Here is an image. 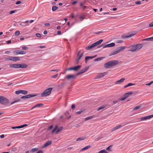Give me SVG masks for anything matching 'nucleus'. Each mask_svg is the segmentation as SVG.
Listing matches in <instances>:
<instances>
[{
	"instance_id": "obj_1",
	"label": "nucleus",
	"mask_w": 153,
	"mask_h": 153,
	"mask_svg": "<svg viewBox=\"0 0 153 153\" xmlns=\"http://www.w3.org/2000/svg\"><path fill=\"white\" fill-rule=\"evenodd\" d=\"M119 62L118 60L111 61L105 63L104 64V67L107 68H110V67L116 66L118 64Z\"/></svg>"
},
{
	"instance_id": "obj_2",
	"label": "nucleus",
	"mask_w": 153,
	"mask_h": 153,
	"mask_svg": "<svg viewBox=\"0 0 153 153\" xmlns=\"http://www.w3.org/2000/svg\"><path fill=\"white\" fill-rule=\"evenodd\" d=\"M142 47V45L141 44L131 45L128 47L129 48L128 51H131L132 52L136 51L141 48Z\"/></svg>"
},
{
	"instance_id": "obj_3",
	"label": "nucleus",
	"mask_w": 153,
	"mask_h": 153,
	"mask_svg": "<svg viewBox=\"0 0 153 153\" xmlns=\"http://www.w3.org/2000/svg\"><path fill=\"white\" fill-rule=\"evenodd\" d=\"M52 89V88H49L47 89L41 94V97H44L49 95L51 93Z\"/></svg>"
},
{
	"instance_id": "obj_4",
	"label": "nucleus",
	"mask_w": 153,
	"mask_h": 153,
	"mask_svg": "<svg viewBox=\"0 0 153 153\" xmlns=\"http://www.w3.org/2000/svg\"><path fill=\"white\" fill-rule=\"evenodd\" d=\"M10 103L9 100L3 96H0V103L2 105H6Z\"/></svg>"
},
{
	"instance_id": "obj_5",
	"label": "nucleus",
	"mask_w": 153,
	"mask_h": 153,
	"mask_svg": "<svg viewBox=\"0 0 153 153\" xmlns=\"http://www.w3.org/2000/svg\"><path fill=\"white\" fill-rule=\"evenodd\" d=\"M6 61H19L20 59V58L18 57L10 56L5 59Z\"/></svg>"
},
{
	"instance_id": "obj_6",
	"label": "nucleus",
	"mask_w": 153,
	"mask_h": 153,
	"mask_svg": "<svg viewBox=\"0 0 153 153\" xmlns=\"http://www.w3.org/2000/svg\"><path fill=\"white\" fill-rule=\"evenodd\" d=\"M115 45V44L114 43H111L109 44H108L107 45H102L100 46H98L97 47V48H99L101 47V46H103V48H105L107 47H113Z\"/></svg>"
},
{
	"instance_id": "obj_7",
	"label": "nucleus",
	"mask_w": 153,
	"mask_h": 153,
	"mask_svg": "<svg viewBox=\"0 0 153 153\" xmlns=\"http://www.w3.org/2000/svg\"><path fill=\"white\" fill-rule=\"evenodd\" d=\"M28 93L27 91L25 90H19L18 91H16L15 92V94H26Z\"/></svg>"
},
{
	"instance_id": "obj_8",
	"label": "nucleus",
	"mask_w": 153,
	"mask_h": 153,
	"mask_svg": "<svg viewBox=\"0 0 153 153\" xmlns=\"http://www.w3.org/2000/svg\"><path fill=\"white\" fill-rule=\"evenodd\" d=\"M152 117H153V114L146 117H143L141 118L140 120V121L145 120L148 119H149Z\"/></svg>"
},
{
	"instance_id": "obj_9",
	"label": "nucleus",
	"mask_w": 153,
	"mask_h": 153,
	"mask_svg": "<svg viewBox=\"0 0 153 153\" xmlns=\"http://www.w3.org/2000/svg\"><path fill=\"white\" fill-rule=\"evenodd\" d=\"M37 95L35 94H28L26 96H23L21 97V99H25V98H29L32 97H34L36 96Z\"/></svg>"
},
{
	"instance_id": "obj_10",
	"label": "nucleus",
	"mask_w": 153,
	"mask_h": 153,
	"mask_svg": "<svg viewBox=\"0 0 153 153\" xmlns=\"http://www.w3.org/2000/svg\"><path fill=\"white\" fill-rule=\"evenodd\" d=\"M105 73H101L99 74L97 76L94 78L95 79H98L101 78L105 75Z\"/></svg>"
},
{
	"instance_id": "obj_11",
	"label": "nucleus",
	"mask_w": 153,
	"mask_h": 153,
	"mask_svg": "<svg viewBox=\"0 0 153 153\" xmlns=\"http://www.w3.org/2000/svg\"><path fill=\"white\" fill-rule=\"evenodd\" d=\"M136 34V33H135L134 34H130L128 35H126L125 34H123L122 36V37L123 39H125L126 38H129L133 36L134 35H135Z\"/></svg>"
},
{
	"instance_id": "obj_12",
	"label": "nucleus",
	"mask_w": 153,
	"mask_h": 153,
	"mask_svg": "<svg viewBox=\"0 0 153 153\" xmlns=\"http://www.w3.org/2000/svg\"><path fill=\"white\" fill-rule=\"evenodd\" d=\"M20 100L21 99L20 98H16L13 100V101L10 103V105H11L16 102H19L20 101Z\"/></svg>"
},
{
	"instance_id": "obj_13",
	"label": "nucleus",
	"mask_w": 153,
	"mask_h": 153,
	"mask_svg": "<svg viewBox=\"0 0 153 153\" xmlns=\"http://www.w3.org/2000/svg\"><path fill=\"white\" fill-rule=\"evenodd\" d=\"M76 77V76L74 75L70 74L67 75L66 77L68 79H75Z\"/></svg>"
},
{
	"instance_id": "obj_14",
	"label": "nucleus",
	"mask_w": 153,
	"mask_h": 153,
	"mask_svg": "<svg viewBox=\"0 0 153 153\" xmlns=\"http://www.w3.org/2000/svg\"><path fill=\"white\" fill-rule=\"evenodd\" d=\"M10 67L11 68H19V64H11L10 65Z\"/></svg>"
},
{
	"instance_id": "obj_15",
	"label": "nucleus",
	"mask_w": 153,
	"mask_h": 153,
	"mask_svg": "<svg viewBox=\"0 0 153 153\" xmlns=\"http://www.w3.org/2000/svg\"><path fill=\"white\" fill-rule=\"evenodd\" d=\"M95 47L96 46L94 44V43H93L91 45L86 47L85 49L87 50H90L93 48H95Z\"/></svg>"
},
{
	"instance_id": "obj_16",
	"label": "nucleus",
	"mask_w": 153,
	"mask_h": 153,
	"mask_svg": "<svg viewBox=\"0 0 153 153\" xmlns=\"http://www.w3.org/2000/svg\"><path fill=\"white\" fill-rule=\"evenodd\" d=\"M52 143V142L51 141H48L47 142L45 143L44 144L43 146V147H45L48 146L49 145H51Z\"/></svg>"
},
{
	"instance_id": "obj_17",
	"label": "nucleus",
	"mask_w": 153,
	"mask_h": 153,
	"mask_svg": "<svg viewBox=\"0 0 153 153\" xmlns=\"http://www.w3.org/2000/svg\"><path fill=\"white\" fill-rule=\"evenodd\" d=\"M19 68H27L28 66V65L26 64L22 63L19 64Z\"/></svg>"
},
{
	"instance_id": "obj_18",
	"label": "nucleus",
	"mask_w": 153,
	"mask_h": 153,
	"mask_svg": "<svg viewBox=\"0 0 153 153\" xmlns=\"http://www.w3.org/2000/svg\"><path fill=\"white\" fill-rule=\"evenodd\" d=\"M125 80V79L124 78H122L118 80L116 82V84H118L120 83H121L123 82Z\"/></svg>"
},
{
	"instance_id": "obj_19",
	"label": "nucleus",
	"mask_w": 153,
	"mask_h": 153,
	"mask_svg": "<svg viewBox=\"0 0 153 153\" xmlns=\"http://www.w3.org/2000/svg\"><path fill=\"white\" fill-rule=\"evenodd\" d=\"M103 41V40L101 39L94 43V44L96 46L100 44Z\"/></svg>"
},
{
	"instance_id": "obj_20",
	"label": "nucleus",
	"mask_w": 153,
	"mask_h": 153,
	"mask_svg": "<svg viewBox=\"0 0 153 153\" xmlns=\"http://www.w3.org/2000/svg\"><path fill=\"white\" fill-rule=\"evenodd\" d=\"M103 41V40L101 39L94 43V44L96 46L100 44Z\"/></svg>"
},
{
	"instance_id": "obj_21",
	"label": "nucleus",
	"mask_w": 153,
	"mask_h": 153,
	"mask_svg": "<svg viewBox=\"0 0 153 153\" xmlns=\"http://www.w3.org/2000/svg\"><path fill=\"white\" fill-rule=\"evenodd\" d=\"M103 41V40L101 39L94 43V44L96 46L100 44Z\"/></svg>"
},
{
	"instance_id": "obj_22",
	"label": "nucleus",
	"mask_w": 153,
	"mask_h": 153,
	"mask_svg": "<svg viewBox=\"0 0 153 153\" xmlns=\"http://www.w3.org/2000/svg\"><path fill=\"white\" fill-rule=\"evenodd\" d=\"M103 41V40L101 39L94 43V44L96 46L100 44Z\"/></svg>"
},
{
	"instance_id": "obj_23",
	"label": "nucleus",
	"mask_w": 153,
	"mask_h": 153,
	"mask_svg": "<svg viewBox=\"0 0 153 153\" xmlns=\"http://www.w3.org/2000/svg\"><path fill=\"white\" fill-rule=\"evenodd\" d=\"M43 105V104L42 103H39V104H37L35 106H34V107H33L30 110H32V109H33V108H34L36 107H40L42 106Z\"/></svg>"
},
{
	"instance_id": "obj_24",
	"label": "nucleus",
	"mask_w": 153,
	"mask_h": 153,
	"mask_svg": "<svg viewBox=\"0 0 153 153\" xmlns=\"http://www.w3.org/2000/svg\"><path fill=\"white\" fill-rule=\"evenodd\" d=\"M38 148L36 147L33 148L30 150V152L31 153H34L37 151L38 150Z\"/></svg>"
},
{
	"instance_id": "obj_25",
	"label": "nucleus",
	"mask_w": 153,
	"mask_h": 153,
	"mask_svg": "<svg viewBox=\"0 0 153 153\" xmlns=\"http://www.w3.org/2000/svg\"><path fill=\"white\" fill-rule=\"evenodd\" d=\"M88 67H86L84 69L81 70L80 71L81 72V73H82V74L83 73L86 72L88 70Z\"/></svg>"
},
{
	"instance_id": "obj_26",
	"label": "nucleus",
	"mask_w": 153,
	"mask_h": 153,
	"mask_svg": "<svg viewBox=\"0 0 153 153\" xmlns=\"http://www.w3.org/2000/svg\"><path fill=\"white\" fill-rule=\"evenodd\" d=\"M81 67V65H78L76 66H75L74 67V70L75 71H77L79 70Z\"/></svg>"
},
{
	"instance_id": "obj_27",
	"label": "nucleus",
	"mask_w": 153,
	"mask_h": 153,
	"mask_svg": "<svg viewBox=\"0 0 153 153\" xmlns=\"http://www.w3.org/2000/svg\"><path fill=\"white\" fill-rule=\"evenodd\" d=\"M75 23L74 22H72L71 21L68 22H67V24L68 25H69L70 27L72 26L73 25H74Z\"/></svg>"
},
{
	"instance_id": "obj_28",
	"label": "nucleus",
	"mask_w": 153,
	"mask_h": 153,
	"mask_svg": "<svg viewBox=\"0 0 153 153\" xmlns=\"http://www.w3.org/2000/svg\"><path fill=\"white\" fill-rule=\"evenodd\" d=\"M106 106L105 105H102L101 106L97 109V111H99L101 109H103L105 108Z\"/></svg>"
},
{
	"instance_id": "obj_29",
	"label": "nucleus",
	"mask_w": 153,
	"mask_h": 153,
	"mask_svg": "<svg viewBox=\"0 0 153 153\" xmlns=\"http://www.w3.org/2000/svg\"><path fill=\"white\" fill-rule=\"evenodd\" d=\"M125 49V47L124 46L121 47H120V49L118 50L119 52H120L123 51L124 49Z\"/></svg>"
},
{
	"instance_id": "obj_30",
	"label": "nucleus",
	"mask_w": 153,
	"mask_h": 153,
	"mask_svg": "<svg viewBox=\"0 0 153 153\" xmlns=\"http://www.w3.org/2000/svg\"><path fill=\"white\" fill-rule=\"evenodd\" d=\"M143 41H152L153 40V36L152 37L144 39L143 40Z\"/></svg>"
},
{
	"instance_id": "obj_31",
	"label": "nucleus",
	"mask_w": 153,
	"mask_h": 153,
	"mask_svg": "<svg viewBox=\"0 0 153 153\" xmlns=\"http://www.w3.org/2000/svg\"><path fill=\"white\" fill-rule=\"evenodd\" d=\"M94 116H92L88 117H87L85 119V121H87L88 120L94 118Z\"/></svg>"
},
{
	"instance_id": "obj_32",
	"label": "nucleus",
	"mask_w": 153,
	"mask_h": 153,
	"mask_svg": "<svg viewBox=\"0 0 153 153\" xmlns=\"http://www.w3.org/2000/svg\"><path fill=\"white\" fill-rule=\"evenodd\" d=\"M85 138L83 137H81L78 138L76 139V141H78L79 140H82L85 139Z\"/></svg>"
},
{
	"instance_id": "obj_33",
	"label": "nucleus",
	"mask_w": 153,
	"mask_h": 153,
	"mask_svg": "<svg viewBox=\"0 0 153 153\" xmlns=\"http://www.w3.org/2000/svg\"><path fill=\"white\" fill-rule=\"evenodd\" d=\"M91 147V146L90 145L87 146H85V147L84 148H82L81 149V150L83 151V150L87 149L90 148Z\"/></svg>"
},
{
	"instance_id": "obj_34",
	"label": "nucleus",
	"mask_w": 153,
	"mask_h": 153,
	"mask_svg": "<svg viewBox=\"0 0 153 153\" xmlns=\"http://www.w3.org/2000/svg\"><path fill=\"white\" fill-rule=\"evenodd\" d=\"M131 127V126L129 125L127 126H125L123 128L124 130H126L130 128Z\"/></svg>"
},
{
	"instance_id": "obj_35",
	"label": "nucleus",
	"mask_w": 153,
	"mask_h": 153,
	"mask_svg": "<svg viewBox=\"0 0 153 153\" xmlns=\"http://www.w3.org/2000/svg\"><path fill=\"white\" fill-rule=\"evenodd\" d=\"M98 153H108L105 150H102L98 152Z\"/></svg>"
},
{
	"instance_id": "obj_36",
	"label": "nucleus",
	"mask_w": 153,
	"mask_h": 153,
	"mask_svg": "<svg viewBox=\"0 0 153 153\" xmlns=\"http://www.w3.org/2000/svg\"><path fill=\"white\" fill-rule=\"evenodd\" d=\"M63 129L62 127H60L57 129L56 131V133L57 134L59 132L61 131Z\"/></svg>"
},
{
	"instance_id": "obj_37",
	"label": "nucleus",
	"mask_w": 153,
	"mask_h": 153,
	"mask_svg": "<svg viewBox=\"0 0 153 153\" xmlns=\"http://www.w3.org/2000/svg\"><path fill=\"white\" fill-rule=\"evenodd\" d=\"M103 58H104L103 57H101L98 58H97L95 59H94V61L96 62V61H100V60L102 59Z\"/></svg>"
},
{
	"instance_id": "obj_38",
	"label": "nucleus",
	"mask_w": 153,
	"mask_h": 153,
	"mask_svg": "<svg viewBox=\"0 0 153 153\" xmlns=\"http://www.w3.org/2000/svg\"><path fill=\"white\" fill-rule=\"evenodd\" d=\"M141 107V105H139L135 107L133 109V110L134 111L139 109Z\"/></svg>"
},
{
	"instance_id": "obj_39",
	"label": "nucleus",
	"mask_w": 153,
	"mask_h": 153,
	"mask_svg": "<svg viewBox=\"0 0 153 153\" xmlns=\"http://www.w3.org/2000/svg\"><path fill=\"white\" fill-rule=\"evenodd\" d=\"M96 56H86V59H88V58H89V59H92L94 58V57H96Z\"/></svg>"
},
{
	"instance_id": "obj_40",
	"label": "nucleus",
	"mask_w": 153,
	"mask_h": 153,
	"mask_svg": "<svg viewBox=\"0 0 153 153\" xmlns=\"http://www.w3.org/2000/svg\"><path fill=\"white\" fill-rule=\"evenodd\" d=\"M118 53H119V52L118 50L114 51L113 52H112V53L111 54V55H115Z\"/></svg>"
},
{
	"instance_id": "obj_41",
	"label": "nucleus",
	"mask_w": 153,
	"mask_h": 153,
	"mask_svg": "<svg viewBox=\"0 0 153 153\" xmlns=\"http://www.w3.org/2000/svg\"><path fill=\"white\" fill-rule=\"evenodd\" d=\"M58 8V7L56 6H53L52 7V10L53 11H55Z\"/></svg>"
},
{
	"instance_id": "obj_42",
	"label": "nucleus",
	"mask_w": 153,
	"mask_h": 153,
	"mask_svg": "<svg viewBox=\"0 0 153 153\" xmlns=\"http://www.w3.org/2000/svg\"><path fill=\"white\" fill-rule=\"evenodd\" d=\"M118 128L117 127V126L115 127H114L113 128H112L111 130V132H113L115 130L118 129Z\"/></svg>"
},
{
	"instance_id": "obj_43",
	"label": "nucleus",
	"mask_w": 153,
	"mask_h": 153,
	"mask_svg": "<svg viewBox=\"0 0 153 153\" xmlns=\"http://www.w3.org/2000/svg\"><path fill=\"white\" fill-rule=\"evenodd\" d=\"M126 125V124H122L118 126H117V127L118 128H120L123 127V126H124L125 125Z\"/></svg>"
},
{
	"instance_id": "obj_44",
	"label": "nucleus",
	"mask_w": 153,
	"mask_h": 153,
	"mask_svg": "<svg viewBox=\"0 0 153 153\" xmlns=\"http://www.w3.org/2000/svg\"><path fill=\"white\" fill-rule=\"evenodd\" d=\"M20 50H16L14 51V53H15L17 55V54H20Z\"/></svg>"
},
{
	"instance_id": "obj_45",
	"label": "nucleus",
	"mask_w": 153,
	"mask_h": 153,
	"mask_svg": "<svg viewBox=\"0 0 153 153\" xmlns=\"http://www.w3.org/2000/svg\"><path fill=\"white\" fill-rule=\"evenodd\" d=\"M58 75V73H57L56 74L52 76H51V77L52 78H55L57 77Z\"/></svg>"
},
{
	"instance_id": "obj_46",
	"label": "nucleus",
	"mask_w": 153,
	"mask_h": 153,
	"mask_svg": "<svg viewBox=\"0 0 153 153\" xmlns=\"http://www.w3.org/2000/svg\"><path fill=\"white\" fill-rule=\"evenodd\" d=\"M12 128L13 129H15L16 128H20V126H13L12 127Z\"/></svg>"
},
{
	"instance_id": "obj_47",
	"label": "nucleus",
	"mask_w": 153,
	"mask_h": 153,
	"mask_svg": "<svg viewBox=\"0 0 153 153\" xmlns=\"http://www.w3.org/2000/svg\"><path fill=\"white\" fill-rule=\"evenodd\" d=\"M83 54H84V53H82L81 55L79 56V57L78 59H77V62H79V61L81 59V58L83 56Z\"/></svg>"
},
{
	"instance_id": "obj_48",
	"label": "nucleus",
	"mask_w": 153,
	"mask_h": 153,
	"mask_svg": "<svg viewBox=\"0 0 153 153\" xmlns=\"http://www.w3.org/2000/svg\"><path fill=\"white\" fill-rule=\"evenodd\" d=\"M83 111H82V110H80L79 111H77V112H76V114H77V115H79V114H80Z\"/></svg>"
},
{
	"instance_id": "obj_49",
	"label": "nucleus",
	"mask_w": 153,
	"mask_h": 153,
	"mask_svg": "<svg viewBox=\"0 0 153 153\" xmlns=\"http://www.w3.org/2000/svg\"><path fill=\"white\" fill-rule=\"evenodd\" d=\"M74 70V67L69 68L66 70V71Z\"/></svg>"
},
{
	"instance_id": "obj_50",
	"label": "nucleus",
	"mask_w": 153,
	"mask_h": 153,
	"mask_svg": "<svg viewBox=\"0 0 153 153\" xmlns=\"http://www.w3.org/2000/svg\"><path fill=\"white\" fill-rule=\"evenodd\" d=\"M20 34V32L19 31H16L15 33V35L16 36H18Z\"/></svg>"
},
{
	"instance_id": "obj_51",
	"label": "nucleus",
	"mask_w": 153,
	"mask_h": 153,
	"mask_svg": "<svg viewBox=\"0 0 153 153\" xmlns=\"http://www.w3.org/2000/svg\"><path fill=\"white\" fill-rule=\"evenodd\" d=\"M126 98L123 96V97L120 98V100L123 101Z\"/></svg>"
},
{
	"instance_id": "obj_52",
	"label": "nucleus",
	"mask_w": 153,
	"mask_h": 153,
	"mask_svg": "<svg viewBox=\"0 0 153 153\" xmlns=\"http://www.w3.org/2000/svg\"><path fill=\"white\" fill-rule=\"evenodd\" d=\"M20 54H24L26 53V52L23 51H20Z\"/></svg>"
},
{
	"instance_id": "obj_53",
	"label": "nucleus",
	"mask_w": 153,
	"mask_h": 153,
	"mask_svg": "<svg viewBox=\"0 0 153 153\" xmlns=\"http://www.w3.org/2000/svg\"><path fill=\"white\" fill-rule=\"evenodd\" d=\"M22 48L24 50H27L28 49V48L25 47V46H23L22 47Z\"/></svg>"
},
{
	"instance_id": "obj_54",
	"label": "nucleus",
	"mask_w": 153,
	"mask_h": 153,
	"mask_svg": "<svg viewBox=\"0 0 153 153\" xmlns=\"http://www.w3.org/2000/svg\"><path fill=\"white\" fill-rule=\"evenodd\" d=\"M27 126V124H24V125L20 126V128H22L23 127H24L25 126Z\"/></svg>"
},
{
	"instance_id": "obj_55",
	"label": "nucleus",
	"mask_w": 153,
	"mask_h": 153,
	"mask_svg": "<svg viewBox=\"0 0 153 153\" xmlns=\"http://www.w3.org/2000/svg\"><path fill=\"white\" fill-rule=\"evenodd\" d=\"M135 85V84H133L131 83H129L127 84V86H130L132 85Z\"/></svg>"
},
{
	"instance_id": "obj_56",
	"label": "nucleus",
	"mask_w": 153,
	"mask_h": 153,
	"mask_svg": "<svg viewBox=\"0 0 153 153\" xmlns=\"http://www.w3.org/2000/svg\"><path fill=\"white\" fill-rule=\"evenodd\" d=\"M135 3L136 4L139 5L141 4V2L140 1H136Z\"/></svg>"
},
{
	"instance_id": "obj_57",
	"label": "nucleus",
	"mask_w": 153,
	"mask_h": 153,
	"mask_svg": "<svg viewBox=\"0 0 153 153\" xmlns=\"http://www.w3.org/2000/svg\"><path fill=\"white\" fill-rule=\"evenodd\" d=\"M16 10H11L10 12V14L13 13H15L16 12Z\"/></svg>"
},
{
	"instance_id": "obj_58",
	"label": "nucleus",
	"mask_w": 153,
	"mask_h": 153,
	"mask_svg": "<svg viewBox=\"0 0 153 153\" xmlns=\"http://www.w3.org/2000/svg\"><path fill=\"white\" fill-rule=\"evenodd\" d=\"M111 146H108V147L106 149V150H108V151H111V149L110 148V147Z\"/></svg>"
},
{
	"instance_id": "obj_59",
	"label": "nucleus",
	"mask_w": 153,
	"mask_h": 153,
	"mask_svg": "<svg viewBox=\"0 0 153 153\" xmlns=\"http://www.w3.org/2000/svg\"><path fill=\"white\" fill-rule=\"evenodd\" d=\"M153 83V81H152L150 83H147V84H146V85H149V86L151 84H152Z\"/></svg>"
},
{
	"instance_id": "obj_60",
	"label": "nucleus",
	"mask_w": 153,
	"mask_h": 153,
	"mask_svg": "<svg viewBox=\"0 0 153 153\" xmlns=\"http://www.w3.org/2000/svg\"><path fill=\"white\" fill-rule=\"evenodd\" d=\"M123 96H124V97H125L126 98L127 97H128L129 96L128 95V94H127V93H126L125 94H124Z\"/></svg>"
},
{
	"instance_id": "obj_61",
	"label": "nucleus",
	"mask_w": 153,
	"mask_h": 153,
	"mask_svg": "<svg viewBox=\"0 0 153 153\" xmlns=\"http://www.w3.org/2000/svg\"><path fill=\"white\" fill-rule=\"evenodd\" d=\"M36 36L37 37H41V35L39 33H37L36 34Z\"/></svg>"
},
{
	"instance_id": "obj_62",
	"label": "nucleus",
	"mask_w": 153,
	"mask_h": 153,
	"mask_svg": "<svg viewBox=\"0 0 153 153\" xmlns=\"http://www.w3.org/2000/svg\"><path fill=\"white\" fill-rule=\"evenodd\" d=\"M149 27H153V22L152 23H150L149 25Z\"/></svg>"
},
{
	"instance_id": "obj_63",
	"label": "nucleus",
	"mask_w": 153,
	"mask_h": 153,
	"mask_svg": "<svg viewBox=\"0 0 153 153\" xmlns=\"http://www.w3.org/2000/svg\"><path fill=\"white\" fill-rule=\"evenodd\" d=\"M39 47L40 48H46V46H40Z\"/></svg>"
},
{
	"instance_id": "obj_64",
	"label": "nucleus",
	"mask_w": 153,
	"mask_h": 153,
	"mask_svg": "<svg viewBox=\"0 0 153 153\" xmlns=\"http://www.w3.org/2000/svg\"><path fill=\"white\" fill-rule=\"evenodd\" d=\"M36 153H43V151L41 150H39Z\"/></svg>"
}]
</instances>
